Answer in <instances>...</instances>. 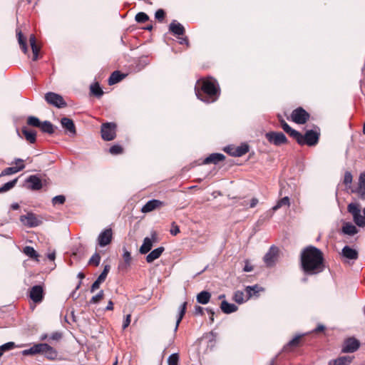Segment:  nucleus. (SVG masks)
I'll return each mask as SVG.
<instances>
[{
  "instance_id": "f257e3e1",
  "label": "nucleus",
  "mask_w": 365,
  "mask_h": 365,
  "mask_svg": "<svg viewBox=\"0 0 365 365\" xmlns=\"http://www.w3.org/2000/svg\"><path fill=\"white\" fill-rule=\"evenodd\" d=\"M324 260L322 252L314 246H307L301 252V267L307 275H315L322 272L325 268Z\"/></svg>"
},
{
  "instance_id": "f03ea898",
  "label": "nucleus",
  "mask_w": 365,
  "mask_h": 365,
  "mask_svg": "<svg viewBox=\"0 0 365 365\" xmlns=\"http://www.w3.org/2000/svg\"><path fill=\"white\" fill-rule=\"evenodd\" d=\"M195 91L197 98L206 103L216 101L220 93L218 83L212 78L198 81Z\"/></svg>"
},
{
  "instance_id": "7ed1b4c3",
  "label": "nucleus",
  "mask_w": 365,
  "mask_h": 365,
  "mask_svg": "<svg viewBox=\"0 0 365 365\" xmlns=\"http://www.w3.org/2000/svg\"><path fill=\"white\" fill-rule=\"evenodd\" d=\"M320 129L319 127L315 126L314 130H307L304 135L299 133V136L296 137L295 140L300 145L314 146L318 143Z\"/></svg>"
},
{
  "instance_id": "20e7f679",
  "label": "nucleus",
  "mask_w": 365,
  "mask_h": 365,
  "mask_svg": "<svg viewBox=\"0 0 365 365\" xmlns=\"http://www.w3.org/2000/svg\"><path fill=\"white\" fill-rule=\"evenodd\" d=\"M116 124L115 123H105L101 125V137L104 140L110 141L116 136Z\"/></svg>"
},
{
  "instance_id": "39448f33",
  "label": "nucleus",
  "mask_w": 365,
  "mask_h": 365,
  "mask_svg": "<svg viewBox=\"0 0 365 365\" xmlns=\"http://www.w3.org/2000/svg\"><path fill=\"white\" fill-rule=\"evenodd\" d=\"M264 292V289L258 285L247 286L243 290H237L233 297H257L262 292Z\"/></svg>"
},
{
  "instance_id": "423d86ee",
  "label": "nucleus",
  "mask_w": 365,
  "mask_h": 365,
  "mask_svg": "<svg viewBox=\"0 0 365 365\" xmlns=\"http://www.w3.org/2000/svg\"><path fill=\"white\" fill-rule=\"evenodd\" d=\"M45 100L48 104H51L58 108H64L67 105L61 95L53 92L46 93L45 95Z\"/></svg>"
},
{
  "instance_id": "0eeeda50",
  "label": "nucleus",
  "mask_w": 365,
  "mask_h": 365,
  "mask_svg": "<svg viewBox=\"0 0 365 365\" xmlns=\"http://www.w3.org/2000/svg\"><path fill=\"white\" fill-rule=\"evenodd\" d=\"M267 140L274 145L279 146L287 142L286 135L282 132L271 131L265 134Z\"/></svg>"
},
{
  "instance_id": "6e6552de",
  "label": "nucleus",
  "mask_w": 365,
  "mask_h": 365,
  "mask_svg": "<svg viewBox=\"0 0 365 365\" xmlns=\"http://www.w3.org/2000/svg\"><path fill=\"white\" fill-rule=\"evenodd\" d=\"M292 120L297 124H304L309 118V114L302 107L294 109L291 114Z\"/></svg>"
},
{
  "instance_id": "1a4fd4ad",
  "label": "nucleus",
  "mask_w": 365,
  "mask_h": 365,
  "mask_svg": "<svg viewBox=\"0 0 365 365\" xmlns=\"http://www.w3.org/2000/svg\"><path fill=\"white\" fill-rule=\"evenodd\" d=\"M360 342L354 337L346 339L342 346L341 351L343 353H353L359 349Z\"/></svg>"
},
{
  "instance_id": "9d476101",
  "label": "nucleus",
  "mask_w": 365,
  "mask_h": 365,
  "mask_svg": "<svg viewBox=\"0 0 365 365\" xmlns=\"http://www.w3.org/2000/svg\"><path fill=\"white\" fill-rule=\"evenodd\" d=\"M279 250L274 246L272 245L268 252L264 255L263 259L267 267H271L275 264Z\"/></svg>"
},
{
  "instance_id": "9b49d317",
  "label": "nucleus",
  "mask_w": 365,
  "mask_h": 365,
  "mask_svg": "<svg viewBox=\"0 0 365 365\" xmlns=\"http://www.w3.org/2000/svg\"><path fill=\"white\" fill-rule=\"evenodd\" d=\"M20 221L29 227H35L41 223V220L32 212H29L25 215H21L20 217Z\"/></svg>"
},
{
  "instance_id": "f8f14e48",
  "label": "nucleus",
  "mask_w": 365,
  "mask_h": 365,
  "mask_svg": "<svg viewBox=\"0 0 365 365\" xmlns=\"http://www.w3.org/2000/svg\"><path fill=\"white\" fill-rule=\"evenodd\" d=\"M225 151L232 156L241 157L249 151V145L246 143H242L236 148L227 147Z\"/></svg>"
},
{
  "instance_id": "ddd939ff",
  "label": "nucleus",
  "mask_w": 365,
  "mask_h": 365,
  "mask_svg": "<svg viewBox=\"0 0 365 365\" xmlns=\"http://www.w3.org/2000/svg\"><path fill=\"white\" fill-rule=\"evenodd\" d=\"M14 163L18 165L17 167H9L5 168L1 173L0 174L1 176H5V175H10L14 173H16L19 171L23 170L25 168V165L23 163L24 160L21 158H16L14 160Z\"/></svg>"
},
{
  "instance_id": "4468645a",
  "label": "nucleus",
  "mask_w": 365,
  "mask_h": 365,
  "mask_svg": "<svg viewBox=\"0 0 365 365\" xmlns=\"http://www.w3.org/2000/svg\"><path fill=\"white\" fill-rule=\"evenodd\" d=\"M112 230L111 229H106L101 232L98 237V243L101 247H105L110 244L112 240Z\"/></svg>"
},
{
  "instance_id": "2eb2a0df",
  "label": "nucleus",
  "mask_w": 365,
  "mask_h": 365,
  "mask_svg": "<svg viewBox=\"0 0 365 365\" xmlns=\"http://www.w3.org/2000/svg\"><path fill=\"white\" fill-rule=\"evenodd\" d=\"M26 182L29 184L28 187L31 190H39L42 187L41 180L36 175H30Z\"/></svg>"
},
{
  "instance_id": "dca6fc26",
  "label": "nucleus",
  "mask_w": 365,
  "mask_h": 365,
  "mask_svg": "<svg viewBox=\"0 0 365 365\" xmlns=\"http://www.w3.org/2000/svg\"><path fill=\"white\" fill-rule=\"evenodd\" d=\"M41 350V354H43L48 359L53 360L57 357L58 353L56 350L48 344L42 343Z\"/></svg>"
},
{
  "instance_id": "f3484780",
  "label": "nucleus",
  "mask_w": 365,
  "mask_h": 365,
  "mask_svg": "<svg viewBox=\"0 0 365 365\" xmlns=\"http://www.w3.org/2000/svg\"><path fill=\"white\" fill-rule=\"evenodd\" d=\"M341 255L342 257L351 260H356L359 257L358 251L348 245L343 247L341 250Z\"/></svg>"
},
{
  "instance_id": "a211bd4d",
  "label": "nucleus",
  "mask_w": 365,
  "mask_h": 365,
  "mask_svg": "<svg viewBox=\"0 0 365 365\" xmlns=\"http://www.w3.org/2000/svg\"><path fill=\"white\" fill-rule=\"evenodd\" d=\"M163 205V202L159 200H148L145 205H143L141 208V212L143 213L150 212L155 209Z\"/></svg>"
},
{
  "instance_id": "6ab92c4d",
  "label": "nucleus",
  "mask_w": 365,
  "mask_h": 365,
  "mask_svg": "<svg viewBox=\"0 0 365 365\" xmlns=\"http://www.w3.org/2000/svg\"><path fill=\"white\" fill-rule=\"evenodd\" d=\"M169 31L175 36H182L185 34L184 26L176 20H173L170 24Z\"/></svg>"
},
{
  "instance_id": "aec40b11",
  "label": "nucleus",
  "mask_w": 365,
  "mask_h": 365,
  "mask_svg": "<svg viewBox=\"0 0 365 365\" xmlns=\"http://www.w3.org/2000/svg\"><path fill=\"white\" fill-rule=\"evenodd\" d=\"M302 338L303 335L296 336L292 340H290L286 346H284V349L287 351H289L293 349L300 346L302 344Z\"/></svg>"
},
{
  "instance_id": "412c9836",
  "label": "nucleus",
  "mask_w": 365,
  "mask_h": 365,
  "mask_svg": "<svg viewBox=\"0 0 365 365\" xmlns=\"http://www.w3.org/2000/svg\"><path fill=\"white\" fill-rule=\"evenodd\" d=\"M61 124L62 125V127L66 129L68 132H69L70 133L74 135L76 134V128H75V125H74V123L73 121L67 118V117H63L61 119Z\"/></svg>"
},
{
  "instance_id": "4be33fe9",
  "label": "nucleus",
  "mask_w": 365,
  "mask_h": 365,
  "mask_svg": "<svg viewBox=\"0 0 365 365\" xmlns=\"http://www.w3.org/2000/svg\"><path fill=\"white\" fill-rule=\"evenodd\" d=\"M225 158V156L222 153H212L208 157H207L204 161L203 164H217L218 163L224 160Z\"/></svg>"
},
{
  "instance_id": "5701e85b",
  "label": "nucleus",
  "mask_w": 365,
  "mask_h": 365,
  "mask_svg": "<svg viewBox=\"0 0 365 365\" xmlns=\"http://www.w3.org/2000/svg\"><path fill=\"white\" fill-rule=\"evenodd\" d=\"M354 359V356H343L338 357L336 359L330 360L328 363L329 365H349L352 360Z\"/></svg>"
},
{
  "instance_id": "b1692460",
  "label": "nucleus",
  "mask_w": 365,
  "mask_h": 365,
  "mask_svg": "<svg viewBox=\"0 0 365 365\" xmlns=\"http://www.w3.org/2000/svg\"><path fill=\"white\" fill-rule=\"evenodd\" d=\"M359 232L358 229L355 225H354L351 222H344L342 228H341V232L344 235H349V236H353L356 234H357Z\"/></svg>"
},
{
  "instance_id": "393cba45",
  "label": "nucleus",
  "mask_w": 365,
  "mask_h": 365,
  "mask_svg": "<svg viewBox=\"0 0 365 365\" xmlns=\"http://www.w3.org/2000/svg\"><path fill=\"white\" fill-rule=\"evenodd\" d=\"M165 249L163 247H159L153 250H152L146 257V261L148 263L153 262L154 260L158 259L162 253L164 252Z\"/></svg>"
},
{
  "instance_id": "a878e982",
  "label": "nucleus",
  "mask_w": 365,
  "mask_h": 365,
  "mask_svg": "<svg viewBox=\"0 0 365 365\" xmlns=\"http://www.w3.org/2000/svg\"><path fill=\"white\" fill-rule=\"evenodd\" d=\"M220 309L225 314H231L237 310V306L223 300L220 304Z\"/></svg>"
},
{
  "instance_id": "bb28decb",
  "label": "nucleus",
  "mask_w": 365,
  "mask_h": 365,
  "mask_svg": "<svg viewBox=\"0 0 365 365\" xmlns=\"http://www.w3.org/2000/svg\"><path fill=\"white\" fill-rule=\"evenodd\" d=\"M281 123V126H282V128L284 130V132H286L287 134H289L291 137H292L293 138H296V137H299V132L293 129L292 128H291L286 122L284 120H281L280 121Z\"/></svg>"
},
{
  "instance_id": "cd10ccee",
  "label": "nucleus",
  "mask_w": 365,
  "mask_h": 365,
  "mask_svg": "<svg viewBox=\"0 0 365 365\" xmlns=\"http://www.w3.org/2000/svg\"><path fill=\"white\" fill-rule=\"evenodd\" d=\"M31 48L33 52V61H36L38 57L39 47L36 44V38L34 35L31 34L29 38Z\"/></svg>"
},
{
  "instance_id": "c85d7f7f",
  "label": "nucleus",
  "mask_w": 365,
  "mask_h": 365,
  "mask_svg": "<svg viewBox=\"0 0 365 365\" xmlns=\"http://www.w3.org/2000/svg\"><path fill=\"white\" fill-rule=\"evenodd\" d=\"M124 77L125 75L121 73L119 71H115L108 78V84L110 86L120 82Z\"/></svg>"
},
{
  "instance_id": "c756f323",
  "label": "nucleus",
  "mask_w": 365,
  "mask_h": 365,
  "mask_svg": "<svg viewBox=\"0 0 365 365\" xmlns=\"http://www.w3.org/2000/svg\"><path fill=\"white\" fill-rule=\"evenodd\" d=\"M153 247L152 240L149 237H145L143 245L140 247V252L141 254H146L150 251Z\"/></svg>"
},
{
  "instance_id": "7c9ffc66",
  "label": "nucleus",
  "mask_w": 365,
  "mask_h": 365,
  "mask_svg": "<svg viewBox=\"0 0 365 365\" xmlns=\"http://www.w3.org/2000/svg\"><path fill=\"white\" fill-rule=\"evenodd\" d=\"M187 303L186 302H184L182 304H180V306L179 307L178 316V319L176 321L175 331L178 330V326H179L180 322L182 321V318L185 316V314L186 309H187Z\"/></svg>"
},
{
  "instance_id": "2f4dec72",
  "label": "nucleus",
  "mask_w": 365,
  "mask_h": 365,
  "mask_svg": "<svg viewBox=\"0 0 365 365\" xmlns=\"http://www.w3.org/2000/svg\"><path fill=\"white\" fill-rule=\"evenodd\" d=\"M22 133L24 135L26 140L31 143H35L36 139V133L34 130H29L27 128L24 127L22 128Z\"/></svg>"
},
{
  "instance_id": "473e14b6",
  "label": "nucleus",
  "mask_w": 365,
  "mask_h": 365,
  "mask_svg": "<svg viewBox=\"0 0 365 365\" xmlns=\"http://www.w3.org/2000/svg\"><path fill=\"white\" fill-rule=\"evenodd\" d=\"M123 257L124 262L121 263L119 265V268L121 269H126L128 267H129L130 264V262H131L130 252H128L125 248H123Z\"/></svg>"
},
{
  "instance_id": "72a5a7b5",
  "label": "nucleus",
  "mask_w": 365,
  "mask_h": 365,
  "mask_svg": "<svg viewBox=\"0 0 365 365\" xmlns=\"http://www.w3.org/2000/svg\"><path fill=\"white\" fill-rule=\"evenodd\" d=\"M42 346V344H34L30 349H25L22 351V354L24 356L27 355H35L37 354H41V349Z\"/></svg>"
},
{
  "instance_id": "f704fd0d",
  "label": "nucleus",
  "mask_w": 365,
  "mask_h": 365,
  "mask_svg": "<svg viewBox=\"0 0 365 365\" xmlns=\"http://www.w3.org/2000/svg\"><path fill=\"white\" fill-rule=\"evenodd\" d=\"M40 128L42 130V132L48 133L50 135L53 134L55 132V127L48 120L41 122V125L40 126Z\"/></svg>"
},
{
  "instance_id": "c9c22d12",
  "label": "nucleus",
  "mask_w": 365,
  "mask_h": 365,
  "mask_svg": "<svg viewBox=\"0 0 365 365\" xmlns=\"http://www.w3.org/2000/svg\"><path fill=\"white\" fill-rule=\"evenodd\" d=\"M290 201L287 196H285L277 201V204L272 207V210L275 212L283 206L289 207Z\"/></svg>"
},
{
  "instance_id": "e433bc0d",
  "label": "nucleus",
  "mask_w": 365,
  "mask_h": 365,
  "mask_svg": "<svg viewBox=\"0 0 365 365\" xmlns=\"http://www.w3.org/2000/svg\"><path fill=\"white\" fill-rule=\"evenodd\" d=\"M24 253L31 259L38 261V255L37 252L34 249L33 247L26 246L23 250Z\"/></svg>"
},
{
  "instance_id": "4c0bfd02",
  "label": "nucleus",
  "mask_w": 365,
  "mask_h": 365,
  "mask_svg": "<svg viewBox=\"0 0 365 365\" xmlns=\"http://www.w3.org/2000/svg\"><path fill=\"white\" fill-rule=\"evenodd\" d=\"M17 37L18 42L20 45V47L24 53H26L28 51V47L26 45V39L24 38L23 34L21 31H17Z\"/></svg>"
},
{
  "instance_id": "58836bf2",
  "label": "nucleus",
  "mask_w": 365,
  "mask_h": 365,
  "mask_svg": "<svg viewBox=\"0 0 365 365\" xmlns=\"http://www.w3.org/2000/svg\"><path fill=\"white\" fill-rule=\"evenodd\" d=\"M43 292L42 286L35 285L31 289L29 297H43Z\"/></svg>"
},
{
  "instance_id": "ea45409f",
  "label": "nucleus",
  "mask_w": 365,
  "mask_h": 365,
  "mask_svg": "<svg viewBox=\"0 0 365 365\" xmlns=\"http://www.w3.org/2000/svg\"><path fill=\"white\" fill-rule=\"evenodd\" d=\"M90 89H91V92L98 98L102 96L103 94V91L102 88H101L100 85L98 84V83H95L93 84H91Z\"/></svg>"
},
{
  "instance_id": "a19ab883",
  "label": "nucleus",
  "mask_w": 365,
  "mask_h": 365,
  "mask_svg": "<svg viewBox=\"0 0 365 365\" xmlns=\"http://www.w3.org/2000/svg\"><path fill=\"white\" fill-rule=\"evenodd\" d=\"M18 178H15L9 182H6L0 187V193L5 192L6 191H9L11 188H13L16 182H17Z\"/></svg>"
},
{
  "instance_id": "79ce46f5",
  "label": "nucleus",
  "mask_w": 365,
  "mask_h": 365,
  "mask_svg": "<svg viewBox=\"0 0 365 365\" xmlns=\"http://www.w3.org/2000/svg\"><path fill=\"white\" fill-rule=\"evenodd\" d=\"M353 220L357 226L360 227H365V215L362 216L361 212L353 216Z\"/></svg>"
},
{
  "instance_id": "37998d69",
  "label": "nucleus",
  "mask_w": 365,
  "mask_h": 365,
  "mask_svg": "<svg viewBox=\"0 0 365 365\" xmlns=\"http://www.w3.org/2000/svg\"><path fill=\"white\" fill-rule=\"evenodd\" d=\"M27 123L28 125L36 128H40L41 125V122L40 120L37 117L32 115L28 117Z\"/></svg>"
},
{
  "instance_id": "c03bdc74",
  "label": "nucleus",
  "mask_w": 365,
  "mask_h": 365,
  "mask_svg": "<svg viewBox=\"0 0 365 365\" xmlns=\"http://www.w3.org/2000/svg\"><path fill=\"white\" fill-rule=\"evenodd\" d=\"M347 210L348 212L352 215V216H354L361 212L359 207L355 203H350L347 207Z\"/></svg>"
},
{
  "instance_id": "a18cd8bd",
  "label": "nucleus",
  "mask_w": 365,
  "mask_h": 365,
  "mask_svg": "<svg viewBox=\"0 0 365 365\" xmlns=\"http://www.w3.org/2000/svg\"><path fill=\"white\" fill-rule=\"evenodd\" d=\"M135 19L138 23H144L149 19V16L144 12H139L135 15Z\"/></svg>"
},
{
  "instance_id": "49530a36",
  "label": "nucleus",
  "mask_w": 365,
  "mask_h": 365,
  "mask_svg": "<svg viewBox=\"0 0 365 365\" xmlns=\"http://www.w3.org/2000/svg\"><path fill=\"white\" fill-rule=\"evenodd\" d=\"M101 261V256L98 253L95 252L92 257L90 258L88 261L89 264H93L95 266H98Z\"/></svg>"
},
{
  "instance_id": "de8ad7c7",
  "label": "nucleus",
  "mask_w": 365,
  "mask_h": 365,
  "mask_svg": "<svg viewBox=\"0 0 365 365\" xmlns=\"http://www.w3.org/2000/svg\"><path fill=\"white\" fill-rule=\"evenodd\" d=\"M16 347V344L14 342L10 341L7 342L1 346H0V351L3 352L10 351Z\"/></svg>"
},
{
  "instance_id": "09e8293b",
  "label": "nucleus",
  "mask_w": 365,
  "mask_h": 365,
  "mask_svg": "<svg viewBox=\"0 0 365 365\" xmlns=\"http://www.w3.org/2000/svg\"><path fill=\"white\" fill-rule=\"evenodd\" d=\"M179 355L178 354H173L168 359V365H178Z\"/></svg>"
},
{
  "instance_id": "8fccbe9b",
  "label": "nucleus",
  "mask_w": 365,
  "mask_h": 365,
  "mask_svg": "<svg viewBox=\"0 0 365 365\" xmlns=\"http://www.w3.org/2000/svg\"><path fill=\"white\" fill-rule=\"evenodd\" d=\"M66 201V197L64 195H56L52 198V204L53 205H63Z\"/></svg>"
},
{
  "instance_id": "3c124183",
  "label": "nucleus",
  "mask_w": 365,
  "mask_h": 365,
  "mask_svg": "<svg viewBox=\"0 0 365 365\" xmlns=\"http://www.w3.org/2000/svg\"><path fill=\"white\" fill-rule=\"evenodd\" d=\"M109 153L112 155H119L123 153V148L120 145H113L109 148Z\"/></svg>"
},
{
  "instance_id": "603ef678",
  "label": "nucleus",
  "mask_w": 365,
  "mask_h": 365,
  "mask_svg": "<svg viewBox=\"0 0 365 365\" xmlns=\"http://www.w3.org/2000/svg\"><path fill=\"white\" fill-rule=\"evenodd\" d=\"M110 270V266L109 265H106L103 268V270L102 271V272L101 273V274L98 276V281H103L104 282L107 275H108V273Z\"/></svg>"
},
{
  "instance_id": "864d4df0",
  "label": "nucleus",
  "mask_w": 365,
  "mask_h": 365,
  "mask_svg": "<svg viewBox=\"0 0 365 365\" xmlns=\"http://www.w3.org/2000/svg\"><path fill=\"white\" fill-rule=\"evenodd\" d=\"M165 16V13L162 9H160L155 11V17L159 21H162L164 19Z\"/></svg>"
},
{
  "instance_id": "5fc2aeb1",
  "label": "nucleus",
  "mask_w": 365,
  "mask_h": 365,
  "mask_svg": "<svg viewBox=\"0 0 365 365\" xmlns=\"http://www.w3.org/2000/svg\"><path fill=\"white\" fill-rule=\"evenodd\" d=\"M352 179H353V177H352L351 172H349V171L345 172L344 178V183L346 185H350L352 182Z\"/></svg>"
},
{
  "instance_id": "6e6d98bb",
  "label": "nucleus",
  "mask_w": 365,
  "mask_h": 365,
  "mask_svg": "<svg viewBox=\"0 0 365 365\" xmlns=\"http://www.w3.org/2000/svg\"><path fill=\"white\" fill-rule=\"evenodd\" d=\"M356 192L361 200H365V187H357Z\"/></svg>"
},
{
  "instance_id": "4d7b16f0",
  "label": "nucleus",
  "mask_w": 365,
  "mask_h": 365,
  "mask_svg": "<svg viewBox=\"0 0 365 365\" xmlns=\"http://www.w3.org/2000/svg\"><path fill=\"white\" fill-rule=\"evenodd\" d=\"M170 232V234L174 236L177 235L180 232V227L175 224V222L172 223V227Z\"/></svg>"
},
{
  "instance_id": "13d9d810",
  "label": "nucleus",
  "mask_w": 365,
  "mask_h": 365,
  "mask_svg": "<svg viewBox=\"0 0 365 365\" xmlns=\"http://www.w3.org/2000/svg\"><path fill=\"white\" fill-rule=\"evenodd\" d=\"M62 338V334L60 332H54L48 338V341L53 340L58 341Z\"/></svg>"
},
{
  "instance_id": "bf43d9fd",
  "label": "nucleus",
  "mask_w": 365,
  "mask_h": 365,
  "mask_svg": "<svg viewBox=\"0 0 365 365\" xmlns=\"http://www.w3.org/2000/svg\"><path fill=\"white\" fill-rule=\"evenodd\" d=\"M206 311V309L203 307L196 305L195 307L194 314L195 315H204V312Z\"/></svg>"
},
{
  "instance_id": "052dcab7",
  "label": "nucleus",
  "mask_w": 365,
  "mask_h": 365,
  "mask_svg": "<svg viewBox=\"0 0 365 365\" xmlns=\"http://www.w3.org/2000/svg\"><path fill=\"white\" fill-rule=\"evenodd\" d=\"M103 281H98V278L93 283L91 287V292H94L95 290L98 289L100 287V284L103 283Z\"/></svg>"
},
{
  "instance_id": "680f3d73",
  "label": "nucleus",
  "mask_w": 365,
  "mask_h": 365,
  "mask_svg": "<svg viewBox=\"0 0 365 365\" xmlns=\"http://www.w3.org/2000/svg\"><path fill=\"white\" fill-rule=\"evenodd\" d=\"M358 187H365V171L359 175Z\"/></svg>"
},
{
  "instance_id": "e2e57ef3",
  "label": "nucleus",
  "mask_w": 365,
  "mask_h": 365,
  "mask_svg": "<svg viewBox=\"0 0 365 365\" xmlns=\"http://www.w3.org/2000/svg\"><path fill=\"white\" fill-rule=\"evenodd\" d=\"M43 298H31V302H30L31 309L33 310L36 304H39L42 302Z\"/></svg>"
},
{
  "instance_id": "0e129e2a",
  "label": "nucleus",
  "mask_w": 365,
  "mask_h": 365,
  "mask_svg": "<svg viewBox=\"0 0 365 365\" xmlns=\"http://www.w3.org/2000/svg\"><path fill=\"white\" fill-rule=\"evenodd\" d=\"M131 321V314L129 313L126 315L125 320L123 321V329H126L130 324Z\"/></svg>"
},
{
  "instance_id": "69168bd1",
  "label": "nucleus",
  "mask_w": 365,
  "mask_h": 365,
  "mask_svg": "<svg viewBox=\"0 0 365 365\" xmlns=\"http://www.w3.org/2000/svg\"><path fill=\"white\" fill-rule=\"evenodd\" d=\"M245 267H243V271L245 272H252L253 270V267L250 264L249 260L247 259V260H245Z\"/></svg>"
},
{
  "instance_id": "338daca9",
  "label": "nucleus",
  "mask_w": 365,
  "mask_h": 365,
  "mask_svg": "<svg viewBox=\"0 0 365 365\" xmlns=\"http://www.w3.org/2000/svg\"><path fill=\"white\" fill-rule=\"evenodd\" d=\"M326 327L323 324H318L317 327L313 330L314 333L322 332L325 330Z\"/></svg>"
},
{
  "instance_id": "774afa93",
  "label": "nucleus",
  "mask_w": 365,
  "mask_h": 365,
  "mask_svg": "<svg viewBox=\"0 0 365 365\" xmlns=\"http://www.w3.org/2000/svg\"><path fill=\"white\" fill-rule=\"evenodd\" d=\"M150 238L152 240V243L153 244V242H157L158 241L157 232L155 231H152L151 233H150Z\"/></svg>"
}]
</instances>
